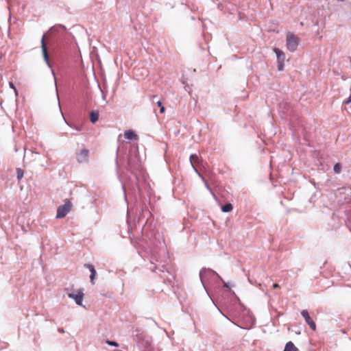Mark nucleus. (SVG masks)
I'll use <instances>...</instances> for the list:
<instances>
[{
	"label": "nucleus",
	"instance_id": "nucleus-8",
	"mask_svg": "<svg viewBox=\"0 0 351 351\" xmlns=\"http://www.w3.org/2000/svg\"><path fill=\"white\" fill-rule=\"evenodd\" d=\"M274 51L275 53L276 54L278 62H285V55L284 52L282 50L277 49V48H275L274 49Z\"/></svg>",
	"mask_w": 351,
	"mask_h": 351
},
{
	"label": "nucleus",
	"instance_id": "nucleus-28",
	"mask_svg": "<svg viewBox=\"0 0 351 351\" xmlns=\"http://www.w3.org/2000/svg\"><path fill=\"white\" fill-rule=\"evenodd\" d=\"M232 293V295H235V293H234V291H232V293Z\"/></svg>",
	"mask_w": 351,
	"mask_h": 351
},
{
	"label": "nucleus",
	"instance_id": "nucleus-26",
	"mask_svg": "<svg viewBox=\"0 0 351 351\" xmlns=\"http://www.w3.org/2000/svg\"><path fill=\"white\" fill-rule=\"evenodd\" d=\"M158 105L159 106H160V107H161V106H162V103H161V101H158Z\"/></svg>",
	"mask_w": 351,
	"mask_h": 351
},
{
	"label": "nucleus",
	"instance_id": "nucleus-4",
	"mask_svg": "<svg viewBox=\"0 0 351 351\" xmlns=\"http://www.w3.org/2000/svg\"><path fill=\"white\" fill-rule=\"evenodd\" d=\"M72 204L69 202H66L64 204L60 206L57 209L56 218L60 219L64 217L71 210Z\"/></svg>",
	"mask_w": 351,
	"mask_h": 351
},
{
	"label": "nucleus",
	"instance_id": "nucleus-9",
	"mask_svg": "<svg viewBox=\"0 0 351 351\" xmlns=\"http://www.w3.org/2000/svg\"><path fill=\"white\" fill-rule=\"evenodd\" d=\"M124 136L128 140L137 139L136 134L132 130H127L124 133Z\"/></svg>",
	"mask_w": 351,
	"mask_h": 351
},
{
	"label": "nucleus",
	"instance_id": "nucleus-7",
	"mask_svg": "<svg viewBox=\"0 0 351 351\" xmlns=\"http://www.w3.org/2000/svg\"><path fill=\"white\" fill-rule=\"evenodd\" d=\"M302 316L304 318L306 322L309 325L312 330H316V324L309 316V314L306 310H303L301 312Z\"/></svg>",
	"mask_w": 351,
	"mask_h": 351
},
{
	"label": "nucleus",
	"instance_id": "nucleus-3",
	"mask_svg": "<svg viewBox=\"0 0 351 351\" xmlns=\"http://www.w3.org/2000/svg\"><path fill=\"white\" fill-rule=\"evenodd\" d=\"M68 297L73 300L77 305L82 306L84 293L82 289L74 290L68 293Z\"/></svg>",
	"mask_w": 351,
	"mask_h": 351
},
{
	"label": "nucleus",
	"instance_id": "nucleus-13",
	"mask_svg": "<svg viewBox=\"0 0 351 351\" xmlns=\"http://www.w3.org/2000/svg\"><path fill=\"white\" fill-rule=\"evenodd\" d=\"M232 210V206L231 204H226L221 207V210L224 213L230 212Z\"/></svg>",
	"mask_w": 351,
	"mask_h": 351
},
{
	"label": "nucleus",
	"instance_id": "nucleus-14",
	"mask_svg": "<svg viewBox=\"0 0 351 351\" xmlns=\"http://www.w3.org/2000/svg\"><path fill=\"white\" fill-rule=\"evenodd\" d=\"M85 267L90 270V271L91 273L90 274L91 275L96 276L97 272H96V270L95 269V267H94V266L93 265L86 264V265H85Z\"/></svg>",
	"mask_w": 351,
	"mask_h": 351
},
{
	"label": "nucleus",
	"instance_id": "nucleus-15",
	"mask_svg": "<svg viewBox=\"0 0 351 351\" xmlns=\"http://www.w3.org/2000/svg\"><path fill=\"white\" fill-rule=\"evenodd\" d=\"M9 86L14 90L15 96L17 97L19 93H18V90H16L14 84L12 82H10Z\"/></svg>",
	"mask_w": 351,
	"mask_h": 351
},
{
	"label": "nucleus",
	"instance_id": "nucleus-20",
	"mask_svg": "<svg viewBox=\"0 0 351 351\" xmlns=\"http://www.w3.org/2000/svg\"><path fill=\"white\" fill-rule=\"evenodd\" d=\"M219 278L223 282V287L225 288H229V283L224 282V280L220 276H219Z\"/></svg>",
	"mask_w": 351,
	"mask_h": 351
},
{
	"label": "nucleus",
	"instance_id": "nucleus-11",
	"mask_svg": "<svg viewBox=\"0 0 351 351\" xmlns=\"http://www.w3.org/2000/svg\"><path fill=\"white\" fill-rule=\"evenodd\" d=\"M198 161V157L196 154H192L191 156H190V162L193 167V168L194 169V170L197 172V170L196 169V168L195 167V163L197 162Z\"/></svg>",
	"mask_w": 351,
	"mask_h": 351
},
{
	"label": "nucleus",
	"instance_id": "nucleus-6",
	"mask_svg": "<svg viewBox=\"0 0 351 351\" xmlns=\"http://www.w3.org/2000/svg\"><path fill=\"white\" fill-rule=\"evenodd\" d=\"M41 49H42V53H43V59L46 63V64L49 67L51 68V64H50V62H49V56H48V53H47V46L45 43V36H43L42 39H41Z\"/></svg>",
	"mask_w": 351,
	"mask_h": 351
},
{
	"label": "nucleus",
	"instance_id": "nucleus-16",
	"mask_svg": "<svg viewBox=\"0 0 351 351\" xmlns=\"http://www.w3.org/2000/svg\"><path fill=\"white\" fill-rule=\"evenodd\" d=\"M23 176V171L21 169H17V178L21 180Z\"/></svg>",
	"mask_w": 351,
	"mask_h": 351
},
{
	"label": "nucleus",
	"instance_id": "nucleus-25",
	"mask_svg": "<svg viewBox=\"0 0 351 351\" xmlns=\"http://www.w3.org/2000/svg\"><path fill=\"white\" fill-rule=\"evenodd\" d=\"M273 287L274 288H277V287H278V284H274L273 285Z\"/></svg>",
	"mask_w": 351,
	"mask_h": 351
},
{
	"label": "nucleus",
	"instance_id": "nucleus-10",
	"mask_svg": "<svg viewBox=\"0 0 351 351\" xmlns=\"http://www.w3.org/2000/svg\"><path fill=\"white\" fill-rule=\"evenodd\" d=\"M283 351H298V349L295 346L293 342L289 341L286 343Z\"/></svg>",
	"mask_w": 351,
	"mask_h": 351
},
{
	"label": "nucleus",
	"instance_id": "nucleus-23",
	"mask_svg": "<svg viewBox=\"0 0 351 351\" xmlns=\"http://www.w3.org/2000/svg\"><path fill=\"white\" fill-rule=\"evenodd\" d=\"M165 112V108L163 106L160 107V112L163 113Z\"/></svg>",
	"mask_w": 351,
	"mask_h": 351
},
{
	"label": "nucleus",
	"instance_id": "nucleus-22",
	"mask_svg": "<svg viewBox=\"0 0 351 351\" xmlns=\"http://www.w3.org/2000/svg\"><path fill=\"white\" fill-rule=\"evenodd\" d=\"M350 102H351V95H350V97H348V99L346 101H344V103H345L346 104H350Z\"/></svg>",
	"mask_w": 351,
	"mask_h": 351
},
{
	"label": "nucleus",
	"instance_id": "nucleus-27",
	"mask_svg": "<svg viewBox=\"0 0 351 351\" xmlns=\"http://www.w3.org/2000/svg\"><path fill=\"white\" fill-rule=\"evenodd\" d=\"M51 72H52L53 75L55 76V74H54V72L53 70H51Z\"/></svg>",
	"mask_w": 351,
	"mask_h": 351
},
{
	"label": "nucleus",
	"instance_id": "nucleus-21",
	"mask_svg": "<svg viewBox=\"0 0 351 351\" xmlns=\"http://www.w3.org/2000/svg\"><path fill=\"white\" fill-rule=\"evenodd\" d=\"M95 278V275H91L90 276V282L92 284H94V279Z\"/></svg>",
	"mask_w": 351,
	"mask_h": 351
},
{
	"label": "nucleus",
	"instance_id": "nucleus-12",
	"mask_svg": "<svg viewBox=\"0 0 351 351\" xmlns=\"http://www.w3.org/2000/svg\"><path fill=\"white\" fill-rule=\"evenodd\" d=\"M90 119L93 123L97 122L99 119V113L97 112L93 111L90 113Z\"/></svg>",
	"mask_w": 351,
	"mask_h": 351
},
{
	"label": "nucleus",
	"instance_id": "nucleus-17",
	"mask_svg": "<svg viewBox=\"0 0 351 351\" xmlns=\"http://www.w3.org/2000/svg\"><path fill=\"white\" fill-rule=\"evenodd\" d=\"M341 165L340 164L337 163L334 166V171L335 173H339L341 171Z\"/></svg>",
	"mask_w": 351,
	"mask_h": 351
},
{
	"label": "nucleus",
	"instance_id": "nucleus-1",
	"mask_svg": "<svg viewBox=\"0 0 351 351\" xmlns=\"http://www.w3.org/2000/svg\"><path fill=\"white\" fill-rule=\"evenodd\" d=\"M215 276L217 277L219 276L218 274L212 269L204 268L200 270L199 278L204 289H206V284L209 281V280Z\"/></svg>",
	"mask_w": 351,
	"mask_h": 351
},
{
	"label": "nucleus",
	"instance_id": "nucleus-18",
	"mask_svg": "<svg viewBox=\"0 0 351 351\" xmlns=\"http://www.w3.org/2000/svg\"><path fill=\"white\" fill-rule=\"evenodd\" d=\"M106 343L109 346H114V347H117L119 346V344L115 342V341H110V340H107L106 341Z\"/></svg>",
	"mask_w": 351,
	"mask_h": 351
},
{
	"label": "nucleus",
	"instance_id": "nucleus-5",
	"mask_svg": "<svg viewBox=\"0 0 351 351\" xmlns=\"http://www.w3.org/2000/svg\"><path fill=\"white\" fill-rule=\"evenodd\" d=\"M76 159L79 163H87L89 160V151L86 149H80L76 154Z\"/></svg>",
	"mask_w": 351,
	"mask_h": 351
},
{
	"label": "nucleus",
	"instance_id": "nucleus-24",
	"mask_svg": "<svg viewBox=\"0 0 351 351\" xmlns=\"http://www.w3.org/2000/svg\"><path fill=\"white\" fill-rule=\"evenodd\" d=\"M58 107H59V109H60V112H61L62 116H63V114H62V111H61V108H60V102H58Z\"/></svg>",
	"mask_w": 351,
	"mask_h": 351
},
{
	"label": "nucleus",
	"instance_id": "nucleus-2",
	"mask_svg": "<svg viewBox=\"0 0 351 351\" xmlns=\"http://www.w3.org/2000/svg\"><path fill=\"white\" fill-rule=\"evenodd\" d=\"M300 39L293 34L289 32L287 34L286 45L287 48L291 52H294L299 45Z\"/></svg>",
	"mask_w": 351,
	"mask_h": 351
},
{
	"label": "nucleus",
	"instance_id": "nucleus-19",
	"mask_svg": "<svg viewBox=\"0 0 351 351\" xmlns=\"http://www.w3.org/2000/svg\"><path fill=\"white\" fill-rule=\"evenodd\" d=\"M284 62H278V68L279 71H282L283 70Z\"/></svg>",
	"mask_w": 351,
	"mask_h": 351
}]
</instances>
